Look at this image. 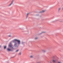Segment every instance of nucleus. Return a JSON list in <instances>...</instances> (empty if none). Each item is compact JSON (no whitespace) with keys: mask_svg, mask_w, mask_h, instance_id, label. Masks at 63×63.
<instances>
[{"mask_svg":"<svg viewBox=\"0 0 63 63\" xmlns=\"http://www.w3.org/2000/svg\"><path fill=\"white\" fill-rule=\"evenodd\" d=\"M24 42H22V44H24Z\"/></svg>","mask_w":63,"mask_h":63,"instance_id":"13","label":"nucleus"},{"mask_svg":"<svg viewBox=\"0 0 63 63\" xmlns=\"http://www.w3.org/2000/svg\"><path fill=\"white\" fill-rule=\"evenodd\" d=\"M12 42H13L15 43L14 46H17V44L19 45L20 44V40H17V39H14L13 40ZM16 42H17V44Z\"/></svg>","mask_w":63,"mask_h":63,"instance_id":"1","label":"nucleus"},{"mask_svg":"<svg viewBox=\"0 0 63 63\" xmlns=\"http://www.w3.org/2000/svg\"><path fill=\"white\" fill-rule=\"evenodd\" d=\"M40 63V62H39V63Z\"/></svg>","mask_w":63,"mask_h":63,"instance_id":"17","label":"nucleus"},{"mask_svg":"<svg viewBox=\"0 0 63 63\" xmlns=\"http://www.w3.org/2000/svg\"><path fill=\"white\" fill-rule=\"evenodd\" d=\"M57 63H62L61 62H58Z\"/></svg>","mask_w":63,"mask_h":63,"instance_id":"12","label":"nucleus"},{"mask_svg":"<svg viewBox=\"0 0 63 63\" xmlns=\"http://www.w3.org/2000/svg\"><path fill=\"white\" fill-rule=\"evenodd\" d=\"M38 39V37H36L35 38V40H37Z\"/></svg>","mask_w":63,"mask_h":63,"instance_id":"9","label":"nucleus"},{"mask_svg":"<svg viewBox=\"0 0 63 63\" xmlns=\"http://www.w3.org/2000/svg\"><path fill=\"white\" fill-rule=\"evenodd\" d=\"M9 37H11V35H9Z\"/></svg>","mask_w":63,"mask_h":63,"instance_id":"15","label":"nucleus"},{"mask_svg":"<svg viewBox=\"0 0 63 63\" xmlns=\"http://www.w3.org/2000/svg\"><path fill=\"white\" fill-rule=\"evenodd\" d=\"M19 51V50H17L16 51V52H17L18 51Z\"/></svg>","mask_w":63,"mask_h":63,"instance_id":"8","label":"nucleus"},{"mask_svg":"<svg viewBox=\"0 0 63 63\" xmlns=\"http://www.w3.org/2000/svg\"><path fill=\"white\" fill-rule=\"evenodd\" d=\"M19 55H21V53H19Z\"/></svg>","mask_w":63,"mask_h":63,"instance_id":"14","label":"nucleus"},{"mask_svg":"<svg viewBox=\"0 0 63 63\" xmlns=\"http://www.w3.org/2000/svg\"><path fill=\"white\" fill-rule=\"evenodd\" d=\"M9 47H10V48H8L7 49V51H12L14 50V48L13 47V45L11 43H10L9 45Z\"/></svg>","mask_w":63,"mask_h":63,"instance_id":"2","label":"nucleus"},{"mask_svg":"<svg viewBox=\"0 0 63 63\" xmlns=\"http://www.w3.org/2000/svg\"><path fill=\"white\" fill-rule=\"evenodd\" d=\"M6 48V46H4V49H5V48Z\"/></svg>","mask_w":63,"mask_h":63,"instance_id":"10","label":"nucleus"},{"mask_svg":"<svg viewBox=\"0 0 63 63\" xmlns=\"http://www.w3.org/2000/svg\"><path fill=\"white\" fill-rule=\"evenodd\" d=\"M43 33H44V32H43Z\"/></svg>","mask_w":63,"mask_h":63,"instance_id":"18","label":"nucleus"},{"mask_svg":"<svg viewBox=\"0 0 63 63\" xmlns=\"http://www.w3.org/2000/svg\"><path fill=\"white\" fill-rule=\"evenodd\" d=\"M13 1H12V2L11 3V4H10L9 5V6H11V5H12V4H13Z\"/></svg>","mask_w":63,"mask_h":63,"instance_id":"4","label":"nucleus"},{"mask_svg":"<svg viewBox=\"0 0 63 63\" xmlns=\"http://www.w3.org/2000/svg\"><path fill=\"white\" fill-rule=\"evenodd\" d=\"M53 62L54 63H55L56 62V61H55V60H53Z\"/></svg>","mask_w":63,"mask_h":63,"instance_id":"3","label":"nucleus"},{"mask_svg":"<svg viewBox=\"0 0 63 63\" xmlns=\"http://www.w3.org/2000/svg\"><path fill=\"white\" fill-rule=\"evenodd\" d=\"M45 12V11L43 10L41 13H44Z\"/></svg>","mask_w":63,"mask_h":63,"instance_id":"6","label":"nucleus"},{"mask_svg":"<svg viewBox=\"0 0 63 63\" xmlns=\"http://www.w3.org/2000/svg\"><path fill=\"white\" fill-rule=\"evenodd\" d=\"M61 9V8H60L59 9V11H60V10Z\"/></svg>","mask_w":63,"mask_h":63,"instance_id":"11","label":"nucleus"},{"mask_svg":"<svg viewBox=\"0 0 63 63\" xmlns=\"http://www.w3.org/2000/svg\"><path fill=\"white\" fill-rule=\"evenodd\" d=\"M62 10H63V7L62 8Z\"/></svg>","mask_w":63,"mask_h":63,"instance_id":"16","label":"nucleus"},{"mask_svg":"<svg viewBox=\"0 0 63 63\" xmlns=\"http://www.w3.org/2000/svg\"><path fill=\"white\" fill-rule=\"evenodd\" d=\"M28 15H29V14L28 13L27 14V17H28Z\"/></svg>","mask_w":63,"mask_h":63,"instance_id":"7","label":"nucleus"},{"mask_svg":"<svg viewBox=\"0 0 63 63\" xmlns=\"http://www.w3.org/2000/svg\"><path fill=\"white\" fill-rule=\"evenodd\" d=\"M30 58H33V56H30Z\"/></svg>","mask_w":63,"mask_h":63,"instance_id":"5","label":"nucleus"}]
</instances>
